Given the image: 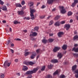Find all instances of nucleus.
Returning <instances> with one entry per match:
<instances>
[{"label":"nucleus","mask_w":78,"mask_h":78,"mask_svg":"<svg viewBox=\"0 0 78 78\" xmlns=\"http://www.w3.org/2000/svg\"><path fill=\"white\" fill-rule=\"evenodd\" d=\"M59 8H60V9H61L62 10H61V13L62 14H65L66 12V10H65V9H64V6H59Z\"/></svg>","instance_id":"f257e3e1"},{"label":"nucleus","mask_w":78,"mask_h":78,"mask_svg":"<svg viewBox=\"0 0 78 78\" xmlns=\"http://www.w3.org/2000/svg\"><path fill=\"white\" fill-rule=\"evenodd\" d=\"M23 63L24 64H26V65H33V64H34V63H33V62H27L26 61H24L23 62Z\"/></svg>","instance_id":"f03ea898"},{"label":"nucleus","mask_w":78,"mask_h":78,"mask_svg":"<svg viewBox=\"0 0 78 78\" xmlns=\"http://www.w3.org/2000/svg\"><path fill=\"white\" fill-rule=\"evenodd\" d=\"M11 65V62H8V61H6L4 64V66L5 67H6L7 66L8 67H9Z\"/></svg>","instance_id":"7ed1b4c3"},{"label":"nucleus","mask_w":78,"mask_h":78,"mask_svg":"<svg viewBox=\"0 0 78 78\" xmlns=\"http://www.w3.org/2000/svg\"><path fill=\"white\" fill-rule=\"evenodd\" d=\"M29 5H30V9L34 8V6H33L34 5V3L33 2H28Z\"/></svg>","instance_id":"20e7f679"},{"label":"nucleus","mask_w":78,"mask_h":78,"mask_svg":"<svg viewBox=\"0 0 78 78\" xmlns=\"http://www.w3.org/2000/svg\"><path fill=\"white\" fill-rule=\"evenodd\" d=\"M60 48H61L59 47H55L53 50V51L54 52H56L57 51H58Z\"/></svg>","instance_id":"39448f33"},{"label":"nucleus","mask_w":78,"mask_h":78,"mask_svg":"<svg viewBox=\"0 0 78 78\" xmlns=\"http://www.w3.org/2000/svg\"><path fill=\"white\" fill-rule=\"evenodd\" d=\"M38 69L39 68L38 67L34 69L32 71V73H35L38 70Z\"/></svg>","instance_id":"423d86ee"},{"label":"nucleus","mask_w":78,"mask_h":78,"mask_svg":"<svg viewBox=\"0 0 78 78\" xmlns=\"http://www.w3.org/2000/svg\"><path fill=\"white\" fill-rule=\"evenodd\" d=\"M65 27L66 28V30H69L70 27V24H66L65 25Z\"/></svg>","instance_id":"0eeeda50"},{"label":"nucleus","mask_w":78,"mask_h":78,"mask_svg":"<svg viewBox=\"0 0 78 78\" xmlns=\"http://www.w3.org/2000/svg\"><path fill=\"white\" fill-rule=\"evenodd\" d=\"M30 14L34 15L33 13L36 12V10L34 9H30Z\"/></svg>","instance_id":"6e6552de"},{"label":"nucleus","mask_w":78,"mask_h":78,"mask_svg":"<svg viewBox=\"0 0 78 78\" xmlns=\"http://www.w3.org/2000/svg\"><path fill=\"white\" fill-rule=\"evenodd\" d=\"M31 74H33L32 71H27L26 73L24 74V75H31Z\"/></svg>","instance_id":"1a4fd4ad"},{"label":"nucleus","mask_w":78,"mask_h":78,"mask_svg":"<svg viewBox=\"0 0 78 78\" xmlns=\"http://www.w3.org/2000/svg\"><path fill=\"white\" fill-rule=\"evenodd\" d=\"M57 57H58V58L59 59H61V58H62V54H61V53H58Z\"/></svg>","instance_id":"9d476101"},{"label":"nucleus","mask_w":78,"mask_h":78,"mask_svg":"<svg viewBox=\"0 0 78 78\" xmlns=\"http://www.w3.org/2000/svg\"><path fill=\"white\" fill-rule=\"evenodd\" d=\"M37 34V33L36 32H33L32 34H30V37H31L32 36L34 37L36 36Z\"/></svg>","instance_id":"9b49d317"},{"label":"nucleus","mask_w":78,"mask_h":78,"mask_svg":"<svg viewBox=\"0 0 78 78\" xmlns=\"http://www.w3.org/2000/svg\"><path fill=\"white\" fill-rule=\"evenodd\" d=\"M17 13H18L19 15H23L24 14V12L23 11H19L17 12Z\"/></svg>","instance_id":"f8f14e48"},{"label":"nucleus","mask_w":78,"mask_h":78,"mask_svg":"<svg viewBox=\"0 0 78 78\" xmlns=\"http://www.w3.org/2000/svg\"><path fill=\"white\" fill-rule=\"evenodd\" d=\"M63 34L64 33L63 32H59L58 34V36L59 37H62V35H63Z\"/></svg>","instance_id":"ddd939ff"},{"label":"nucleus","mask_w":78,"mask_h":78,"mask_svg":"<svg viewBox=\"0 0 78 78\" xmlns=\"http://www.w3.org/2000/svg\"><path fill=\"white\" fill-rule=\"evenodd\" d=\"M75 72L76 74H75V76L76 78H78V69H77L76 71H75Z\"/></svg>","instance_id":"4468645a"},{"label":"nucleus","mask_w":78,"mask_h":78,"mask_svg":"<svg viewBox=\"0 0 78 78\" xmlns=\"http://www.w3.org/2000/svg\"><path fill=\"white\" fill-rule=\"evenodd\" d=\"M72 51H74L75 52H78V47L77 48L74 47L73 48Z\"/></svg>","instance_id":"2eb2a0df"},{"label":"nucleus","mask_w":78,"mask_h":78,"mask_svg":"<svg viewBox=\"0 0 78 78\" xmlns=\"http://www.w3.org/2000/svg\"><path fill=\"white\" fill-rule=\"evenodd\" d=\"M2 9L3 10V11H7L8 10L7 9V7H6V6H3L2 7Z\"/></svg>","instance_id":"dca6fc26"},{"label":"nucleus","mask_w":78,"mask_h":78,"mask_svg":"<svg viewBox=\"0 0 78 78\" xmlns=\"http://www.w3.org/2000/svg\"><path fill=\"white\" fill-rule=\"evenodd\" d=\"M67 48V46L66 44L63 45L62 47V48L63 50H66Z\"/></svg>","instance_id":"f3484780"},{"label":"nucleus","mask_w":78,"mask_h":78,"mask_svg":"<svg viewBox=\"0 0 78 78\" xmlns=\"http://www.w3.org/2000/svg\"><path fill=\"white\" fill-rule=\"evenodd\" d=\"M77 67V66H76V65H75L73 66L72 67V71H74V70H76V69Z\"/></svg>","instance_id":"a211bd4d"},{"label":"nucleus","mask_w":78,"mask_h":78,"mask_svg":"<svg viewBox=\"0 0 78 78\" xmlns=\"http://www.w3.org/2000/svg\"><path fill=\"white\" fill-rule=\"evenodd\" d=\"M51 62H53V63H56V62H58V61L56 59L52 60L51 61Z\"/></svg>","instance_id":"6ab92c4d"},{"label":"nucleus","mask_w":78,"mask_h":78,"mask_svg":"<svg viewBox=\"0 0 78 78\" xmlns=\"http://www.w3.org/2000/svg\"><path fill=\"white\" fill-rule=\"evenodd\" d=\"M23 70L24 71L27 70H28V67L26 66H23Z\"/></svg>","instance_id":"aec40b11"},{"label":"nucleus","mask_w":78,"mask_h":78,"mask_svg":"<svg viewBox=\"0 0 78 78\" xmlns=\"http://www.w3.org/2000/svg\"><path fill=\"white\" fill-rule=\"evenodd\" d=\"M37 55L36 53H35L34 54H32L30 57V58L31 59H34V56H36Z\"/></svg>","instance_id":"412c9836"},{"label":"nucleus","mask_w":78,"mask_h":78,"mask_svg":"<svg viewBox=\"0 0 78 78\" xmlns=\"http://www.w3.org/2000/svg\"><path fill=\"white\" fill-rule=\"evenodd\" d=\"M55 26H59L60 25V23L59 21L56 22L55 24Z\"/></svg>","instance_id":"4be33fe9"},{"label":"nucleus","mask_w":78,"mask_h":78,"mask_svg":"<svg viewBox=\"0 0 78 78\" xmlns=\"http://www.w3.org/2000/svg\"><path fill=\"white\" fill-rule=\"evenodd\" d=\"M42 42L44 44H46V43L48 42V40L45 39H43L42 40Z\"/></svg>","instance_id":"5701e85b"},{"label":"nucleus","mask_w":78,"mask_h":78,"mask_svg":"<svg viewBox=\"0 0 78 78\" xmlns=\"http://www.w3.org/2000/svg\"><path fill=\"white\" fill-rule=\"evenodd\" d=\"M47 2L48 4H51L53 2V0H48Z\"/></svg>","instance_id":"b1692460"},{"label":"nucleus","mask_w":78,"mask_h":78,"mask_svg":"<svg viewBox=\"0 0 78 78\" xmlns=\"http://www.w3.org/2000/svg\"><path fill=\"white\" fill-rule=\"evenodd\" d=\"M30 53H31V52H26L24 54V55L25 56H28V55H29L30 54Z\"/></svg>","instance_id":"393cba45"},{"label":"nucleus","mask_w":78,"mask_h":78,"mask_svg":"<svg viewBox=\"0 0 78 78\" xmlns=\"http://www.w3.org/2000/svg\"><path fill=\"white\" fill-rule=\"evenodd\" d=\"M23 19L24 20H30V17L29 16L27 17H23Z\"/></svg>","instance_id":"a878e982"},{"label":"nucleus","mask_w":78,"mask_h":78,"mask_svg":"<svg viewBox=\"0 0 78 78\" xmlns=\"http://www.w3.org/2000/svg\"><path fill=\"white\" fill-rule=\"evenodd\" d=\"M48 67L49 69H51L53 67V65H51V64H50V65H48Z\"/></svg>","instance_id":"bb28decb"},{"label":"nucleus","mask_w":78,"mask_h":78,"mask_svg":"<svg viewBox=\"0 0 78 78\" xmlns=\"http://www.w3.org/2000/svg\"><path fill=\"white\" fill-rule=\"evenodd\" d=\"M52 78V76L51 75H49L45 77V78Z\"/></svg>","instance_id":"cd10ccee"},{"label":"nucleus","mask_w":78,"mask_h":78,"mask_svg":"<svg viewBox=\"0 0 78 78\" xmlns=\"http://www.w3.org/2000/svg\"><path fill=\"white\" fill-rule=\"evenodd\" d=\"M30 16L31 17V19H32V20H34V15L30 14Z\"/></svg>","instance_id":"c85d7f7f"},{"label":"nucleus","mask_w":78,"mask_h":78,"mask_svg":"<svg viewBox=\"0 0 78 78\" xmlns=\"http://www.w3.org/2000/svg\"><path fill=\"white\" fill-rule=\"evenodd\" d=\"M45 69V66H43L42 67L41 70V71H44Z\"/></svg>","instance_id":"c756f323"},{"label":"nucleus","mask_w":78,"mask_h":78,"mask_svg":"<svg viewBox=\"0 0 78 78\" xmlns=\"http://www.w3.org/2000/svg\"><path fill=\"white\" fill-rule=\"evenodd\" d=\"M68 15L69 16H72V12H69L68 13Z\"/></svg>","instance_id":"7c9ffc66"},{"label":"nucleus","mask_w":78,"mask_h":78,"mask_svg":"<svg viewBox=\"0 0 78 78\" xmlns=\"http://www.w3.org/2000/svg\"><path fill=\"white\" fill-rule=\"evenodd\" d=\"M17 7H20V8H22V5L20 4H16Z\"/></svg>","instance_id":"2f4dec72"},{"label":"nucleus","mask_w":78,"mask_h":78,"mask_svg":"<svg viewBox=\"0 0 78 78\" xmlns=\"http://www.w3.org/2000/svg\"><path fill=\"white\" fill-rule=\"evenodd\" d=\"M14 24H17V23H20V22H18L16 20L14 22Z\"/></svg>","instance_id":"473e14b6"},{"label":"nucleus","mask_w":78,"mask_h":78,"mask_svg":"<svg viewBox=\"0 0 78 78\" xmlns=\"http://www.w3.org/2000/svg\"><path fill=\"white\" fill-rule=\"evenodd\" d=\"M78 39V36L76 35L74 37L73 39L74 40H75L76 39Z\"/></svg>","instance_id":"72a5a7b5"},{"label":"nucleus","mask_w":78,"mask_h":78,"mask_svg":"<svg viewBox=\"0 0 78 78\" xmlns=\"http://www.w3.org/2000/svg\"><path fill=\"white\" fill-rule=\"evenodd\" d=\"M59 18H60V16H57L55 18V20H58V19H59Z\"/></svg>","instance_id":"f704fd0d"},{"label":"nucleus","mask_w":78,"mask_h":78,"mask_svg":"<svg viewBox=\"0 0 78 78\" xmlns=\"http://www.w3.org/2000/svg\"><path fill=\"white\" fill-rule=\"evenodd\" d=\"M58 71L57 70L55 72H54L53 74V75H57L58 73Z\"/></svg>","instance_id":"c9c22d12"},{"label":"nucleus","mask_w":78,"mask_h":78,"mask_svg":"<svg viewBox=\"0 0 78 78\" xmlns=\"http://www.w3.org/2000/svg\"><path fill=\"white\" fill-rule=\"evenodd\" d=\"M73 56H75V57H78V54L73 53Z\"/></svg>","instance_id":"e433bc0d"},{"label":"nucleus","mask_w":78,"mask_h":78,"mask_svg":"<svg viewBox=\"0 0 78 78\" xmlns=\"http://www.w3.org/2000/svg\"><path fill=\"white\" fill-rule=\"evenodd\" d=\"M60 78H66V76L64 75H61L60 77Z\"/></svg>","instance_id":"4c0bfd02"},{"label":"nucleus","mask_w":78,"mask_h":78,"mask_svg":"<svg viewBox=\"0 0 78 78\" xmlns=\"http://www.w3.org/2000/svg\"><path fill=\"white\" fill-rule=\"evenodd\" d=\"M53 41H54V39H50L48 40V41L49 42H53Z\"/></svg>","instance_id":"58836bf2"},{"label":"nucleus","mask_w":78,"mask_h":78,"mask_svg":"<svg viewBox=\"0 0 78 78\" xmlns=\"http://www.w3.org/2000/svg\"><path fill=\"white\" fill-rule=\"evenodd\" d=\"M4 77H5V75L4 74H2L1 75V78H4Z\"/></svg>","instance_id":"ea45409f"},{"label":"nucleus","mask_w":78,"mask_h":78,"mask_svg":"<svg viewBox=\"0 0 78 78\" xmlns=\"http://www.w3.org/2000/svg\"><path fill=\"white\" fill-rule=\"evenodd\" d=\"M53 21L51 20L49 23V25H51V24H53Z\"/></svg>","instance_id":"a19ab883"},{"label":"nucleus","mask_w":78,"mask_h":78,"mask_svg":"<svg viewBox=\"0 0 78 78\" xmlns=\"http://www.w3.org/2000/svg\"><path fill=\"white\" fill-rule=\"evenodd\" d=\"M0 4L1 5H3V4H4V2H3V1H2V0H0Z\"/></svg>","instance_id":"79ce46f5"},{"label":"nucleus","mask_w":78,"mask_h":78,"mask_svg":"<svg viewBox=\"0 0 78 78\" xmlns=\"http://www.w3.org/2000/svg\"><path fill=\"white\" fill-rule=\"evenodd\" d=\"M74 3H75L76 4V3H78V0H74Z\"/></svg>","instance_id":"37998d69"},{"label":"nucleus","mask_w":78,"mask_h":78,"mask_svg":"<svg viewBox=\"0 0 78 78\" xmlns=\"http://www.w3.org/2000/svg\"><path fill=\"white\" fill-rule=\"evenodd\" d=\"M25 3V2L24 1H23L21 2V5H24Z\"/></svg>","instance_id":"c03bdc74"},{"label":"nucleus","mask_w":78,"mask_h":78,"mask_svg":"<svg viewBox=\"0 0 78 78\" xmlns=\"http://www.w3.org/2000/svg\"><path fill=\"white\" fill-rule=\"evenodd\" d=\"M35 30H36V31H37L38 30V29H39V28L38 27H36L34 28Z\"/></svg>","instance_id":"a18cd8bd"},{"label":"nucleus","mask_w":78,"mask_h":78,"mask_svg":"<svg viewBox=\"0 0 78 78\" xmlns=\"http://www.w3.org/2000/svg\"><path fill=\"white\" fill-rule=\"evenodd\" d=\"M75 5H76L74 2L72 4L71 6L72 7H74L75 6Z\"/></svg>","instance_id":"49530a36"},{"label":"nucleus","mask_w":78,"mask_h":78,"mask_svg":"<svg viewBox=\"0 0 78 78\" xmlns=\"http://www.w3.org/2000/svg\"><path fill=\"white\" fill-rule=\"evenodd\" d=\"M15 40H16V41H21V40L20 39V38H17L16 39H15Z\"/></svg>","instance_id":"de8ad7c7"},{"label":"nucleus","mask_w":78,"mask_h":78,"mask_svg":"<svg viewBox=\"0 0 78 78\" xmlns=\"http://www.w3.org/2000/svg\"><path fill=\"white\" fill-rule=\"evenodd\" d=\"M32 77V75H30L29 76H27V78H31Z\"/></svg>","instance_id":"09e8293b"},{"label":"nucleus","mask_w":78,"mask_h":78,"mask_svg":"<svg viewBox=\"0 0 78 78\" xmlns=\"http://www.w3.org/2000/svg\"><path fill=\"white\" fill-rule=\"evenodd\" d=\"M60 23H61V24H64V23H65V21H62L60 22Z\"/></svg>","instance_id":"8fccbe9b"},{"label":"nucleus","mask_w":78,"mask_h":78,"mask_svg":"<svg viewBox=\"0 0 78 78\" xmlns=\"http://www.w3.org/2000/svg\"><path fill=\"white\" fill-rule=\"evenodd\" d=\"M45 16H41L40 17L41 19H44V18H45Z\"/></svg>","instance_id":"3c124183"},{"label":"nucleus","mask_w":78,"mask_h":78,"mask_svg":"<svg viewBox=\"0 0 78 78\" xmlns=\"http://www.w3.org/2000/svg\"><path fill=\"white\" fill-rule=\"evenodd\" d=\"M10 42H11V41L10 40H8L7 41V45H8V44L10 43Z\"/></svg>","instance_id":"603ef678"},{"label":"nucleus","mask_w":78,"mask_h":78,"mask_svg":"<svg viewBox=\"0 0 78 78\" xmlns=\"http://www.w3.org/2000/svg\"><path fill=\"white\" fill-rule=\"evenodd\" d=\"M36 51L37 53H39V49H38Z\"/></svg>","instance_id":"864d4df0"},{"label":"nucleus","mask_w":78,"mask_h":78,"mask_svg":"<svg viewBox=\"0 0 78 78\" xmlns=\"http://www.w3.org/2000/svg\"><path fill=\"white\" fill-rule=\"evenodd\" d=\"M10 51L12 52V53H14V50L10 49Z\"/></svg>","instance_id":"5fc2aeb1"},{"label":"nucleus","mask_w":78,"mask_h":78,"mask_svg":"<svg viewBox=\"0 0 78 78\" xmlns=\"http://www.w3.org/2000/svg\"><path fill=\"white\" fill-rule=\"evenodd\" d=\"M31 40H32V41H34L35 39L33 37H31Z\"/></svg>","instance_id":"6e6d98bb"},{"label":"nucleus","mask_w":78,"mask_h":78,"mask_svg":"<svg viewBox=\"0 0 78 78\" xmlns=\"http://www.w3.org/2000/svg\"><path fill=\"white\" fill-rule=\"evenodd\" d=\"M46 7V6L44 5H43L42 7V8L43 9L44 8H45Z\"/></svg>","instance_id":"4d7b16f0"},{"label":"nucleus","mask_w":78,"mask_h":78,"mask_svg":"<svg viewBox=\"0 0 78 78\" xmlns=\"http://www.w3.org/2000/svg\"><path fill=\"white\" fill-rule=\"evenodd\" d=\"M9 31L10 32H12V29H11V28L10 27L9 29Z\"/></svg>","instance_id":"13d9d810"},{"label":"nucleus","mask_w":78,"mask_h":78,"mask_svg":"<svg viewBox=\"0 0 78 78\" xmlns=\"http://www.w3.org/2000/svg\"><path fill=\"white\" fill-rule=\"evenodd\" d=\"M69 22H70V23H72V22H73V20L71 19L70 20Z\"/></svg>","instance_id":"bf43d9fd"},{"label":"nucleus","mask_w":78,"mask_h":78,"mask_svg":"<svg viewBox=\"0 0 78 78\" xmlns=\"http://www.w3.org/2000/svg\"><path fill=\"white\" fill-rule=\"evenodd\" d=\"M11 47H14V44H11Z\"/></svg>","instance_id":"052dcab7"},{"label":"nucleus","mask_w":78,"mask_h":78,"mask_svg":"<svg viewBox=\"0 0 78 78\" xmlns=\"http://www.w3.org/2000/svg\"><path fill=\"white\" fill-rule=\"evenodd\" d=\"M78 44H76L74 45V46L75 47H78Z\"/></svg>","instance_id":"680f3d73"},{"label":"nucleus","mask_w":78,"mask_h":78,"mask_svg":"<svg viewBox=\"0 0 78 78\" xmlns=\"http://www.w3.org/2000/svg\"><path fill=\"white\" fill-rule=\"evenodd\" d=\"M2 22H3V23H6V21L4 20L2 21Z\"/></svg>","instance_id":"e2e57ef3"},{"label":"nucleus","mask_w":78,"mask_h":78,"mask_svg":"<svg viewBox=\"0 0 78 78\" xmlns=\"http://www.w3.org/2000/svg\"><path fill=\"white\" fill-rule=\"evenodd\" d=\"M15 62H18V59H16L15 60Z\"/></svg>","instance_id":"0e129e2a"},{"label":"nucleus","mask_w":78,"mask_h":78,"mask_svg":"<svg viewBox=\"0 0 78 78\" xmlns=\"http://www.w3.org/2000/svg\"><path fill=\"white\" fill-rule=\"evenodd\" d=\"M37 47V45L35 44V45H34V48H35V47Z\"/></svg>","instance_id":"69168bd1"},{"label":"nucleus","mask_w":78,"mask_h":78,"mask_svg":"<svg viewBox=\"0 0 78 78\" xmlns=\"http://www.w3.org/2000/svg\"><path fill=\"white\" fill-rule=\"evenodd\" d=\"M53 35V34H49V35L50 36H52Z\"/></svg>","instance_id":"338daca9"},{"label":"nucleus","mask_w":78,"mask_h":78,"mask_svg":"<svg viewBox=\"0 0 78 78\" xmlns=\"http://www.w3.org/2000/svg\"><path fill=\"white\" fill-rule=\"evenodd\" d=\"M74 34H77V31H74Z\"/></svg>","instance_id":"774afa93"}]
</instances>
